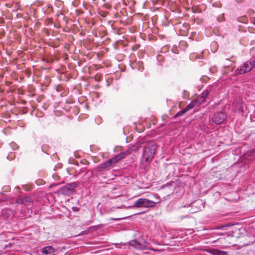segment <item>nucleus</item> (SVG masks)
Wrapping results in <instances>:
<instances>
[{"instance_id": "obj_1", "label": "nucleus", "mask_w": 255, "mask_h": 255, "mask_svg": "<svg viewBox=\"0 0 255 255\" xmlns=\"http://www.w3.org/2000/svg\"><path fill=\"white\" fill-rule=\"evenodd\" d=\"M156 148V143L152 141L148 142L143 149L142 157L146 162H150L152 160Z\"/></svg>"}, {"instance_id": "obj_2", "label": "nucleus", "mask_w": 255, "mask_h": 255, "mask_svg": "<svg viewBox=\"0 0 255 255\" xmlns=\"http://www.w3.org/2000/svg\"><path fill=\"white\" fill-rule=\"evenodd\" d=\"M156 203L146 198H140L133 204V207L152 208L155 206Z\"/></svg>"}, {"instance_id": "obj_3", "label": "nucleus", "mask_w": 255, "mask_h": 255, "mask_svg": "<svg viewBox=\"0 0 255 255\" xmlns=\"http://www.w3.org/2000/svg\"><path fill=\"white\" fill-rule=\"evenodd\" d=\"M255 66V60L251 61H247L238 68L236 70V73L237 74H243L245 73L250 71Z\"/></svg>"}, {"instance_id": "obj_4", "label": "nucleus", "mask_w": 255, "mask_h": 255, "mask_svg": "<svg viewBox=\"0 0 255 255\" xmlns=\"http://www.w3.org/2000/svg\"><path fill=\"white\" fill-rule=\"evenodd\" d=\"M129 245L130 246L133 247L137 250H143L146 248L147 244L146 243L143 239H138V240H131L128 243L124 244L123 243H121V245L125 246V245Z\"/></svg>"}, {"instance_id": "obj_5", "label": "nucleus", "mask_w": 255, "mask_h": 255, "mask_svg": "<svg viewBox=\"0 0 255 255\" xmlns=\"http://www.w3.org/2000/svg\"><path fill=\"white\" fill-rule=\"evenodd\" d=\"M77 187L76 183H71L67 184L60 188V192L65 195H71L74 192L75 188Z\"/></svg>"}, {"instance_id": "obj_6", "label": "nucleus", "mask_w": 255, "mask_h": 255, "mask_svg": "<svg viewBox=\"0 0 255 255\" xmlns=\"http://www.w3.org/2000/svg\"><path fill=\"white\" fill-rule=\"evenodd\" d=\"M140 146H136V145H133L131 148H129L123 152H122L118 154L117 155L115 156L117 161L118 162L121 159L125 158L126 156L129 155L131 153V151L135 152L137 151Z\"/></svg>"}, {"instance_id": "obj_7", "label": "nucleus", "mask_w": 255, "mask_h": 255, "mask_svg": "<svg viewBox=\"0 0 255 255\" xmlns=\"http://www.w3.org/2000/svg\"><path fill=\"white\" fill-rule=\"evenodd\" d=\"M227 115L223 112H217L212 117V121L217 125L222 124L226 119Z\"/></svg>"}, {"instance_id": "obj_8", "label": "nucleus", "mask_w": 255, "mask_h": 255, "mask_svg": "<svg viewBox=\"0 0 255 255\" xmlns=\"http://www.w3.org/2000/svg\"><path fill=\"white\" fill-rule=\"evenodd\" d=\"M118 161L115 157H113L108 161L105 162L103 164L99 165L98 168L100 170L102 169H110L112 166L116 163H117Z\"/></svg>"}, {"instance_id": "obj_9", "label": "nucleus", "mask_w": 255, "mask_h": 255, "mask_svg": "<svg viewBox=\"0 0 255 255\" xmlns=\"http://www.w3.org/2000/svg\"><path fill=\"white\" fill-rule=\"evenodd\" d=\"M207 252L212 255H228L227 252L215 249H210Z\"/></svg>"}, {"instance_id": "obj_10", "label": "nucleus", "mask_w": 255, "mask_h": 255, "mask_svg": "<svg viewBox=\"0 0 255 255\" xmlns=\"http://www.w3.org/2000/svg\"><path fill=\"white\" fill-rule=\"evenodd\" d=\"M30 200L31 199L29 197H21L16 200V203L18 204L27 205L30 202Z\"/></svg>"}, {"instance_id": "obj_11", "label": "nucleus", "mask_w": 255, "mask_h": 255, "mask_svg": "<svg viewBox=\"0 0 255 255\" xmlns=\"http://www.w3.org/2000/svg\"><path fill=\"white\" fill-rule=\"evenodd\" d=\"M55 252V249L51 246H47L42 249V253L45 255L51 254Z\"/></svg>"}, {"instance_id": "obj_12", "label": "nucleus", "mask_w": 255, "mask_h": 255, "mask_svg": "<svg viewBox=\"0 0 255 255\" xmlns=\"http://www.w3.org/2000/svg\"><path fill=\"white\" fill-rule=\"evenodd\" d=\"M209 94V92L208 90L204 91L201 95L200 100L201 102L204 101L205 99L208 96Z\"/></svg>"}, {"instance_id": "obj_13", "label": "nucleus", "mask_w": 255, "mask_h": 255, "mask_svg": "<svg viewBox=\"0 0 255 255\" xmlns=\"http://www.w3.org/2000/svg\"><path fill=\"white\" fill-rule=\"evenodd\" d=\"M195 104H196L195 102H192V103H190L189 105H188L186 107L185 109L186 110H187V112L190 109L193 108L194 107V106H195Z\"/></svg>"}, {"instance_id": "obj_14", "label": "nucleus", "mask_w": 255, "mask_h": 255, "mask_svg": "<svg viewBox=\"0 0 255 255\" xmlns=\"http://www.w3.org/2000/svg\"><path fill=\"white\" fill-rule=\"evenodd\" d=\"M186 112H187V110H186L185 109L182 110V111H179V112H178L176 114V116H182V115H183L184 114H185Z\"/></svg>"}, {"instance_id": "obj_15", "label": "nucleus", "mask_w": 255, "mask_h": 255, "mask_svg": "<svg viewBox=\"0 0 255 255\" xmlns=\"http://www.w3.org/2000/svg\"><path fill=\"white\" fill-rule=\"evenodd\" d=\"M216 45H217V43L216 42L212 43V46H216Z\"/></svg>"}]
</instances>
